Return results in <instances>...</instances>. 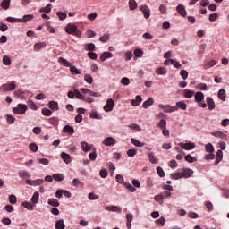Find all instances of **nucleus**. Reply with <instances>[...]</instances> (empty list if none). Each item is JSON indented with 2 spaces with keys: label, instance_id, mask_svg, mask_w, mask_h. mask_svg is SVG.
Returning a JSON list of instances; mask_svg holds the SVG:
<instances>
[{
  "label": "nucleus",
  "instance_id": "nucleus-1",
  "mask_svg": "<svg viewBox=\"0 0 229 229\" xmlns=\"http://www.w3.org/2000/svg\"><path fill=\"white\" fill-rule=\"evenodd\" d=\"M64 31L68 33V35H74L75 37H81V31L78 30V27L72 23H69L66 25Z\"/></svg>",
  "mask_w": 229,
  "mask_h": 229
},
{
  "label": "nucleus",
  "instance_id": "nucleus-2",
  "mask_svg": "<svg viewBox=\"0 0 229 229\" xmlns=\"http://www.w3.org/2000/svg\"><path fill=\"white\" fill-rule=\"evenodd\" d=\"M26 110H28V106L24 104H18L17 107L13 108V114H17L18 115H24Z\"/></svg>",
  "mask_w": 229,
  "mask_h": 229
},
{
  "label": "nucleus",
  "instance_id": "nucleus-3",
  "mask_svg": "<svg viewBox=\"0 0 229 229\" xmlns=\"http://www.w3.org/2000/svg\"><path fill=\"white\" fill-rule=\"evenodd\" d=\"M159 108H161L162 110H164V112H165V114H171V112H177L178 111V107L176 106H169V105H162L159 104Z\"/></svg>",
  "mask_w": 229,
  "mask_h": 229
},
{
  "label": "nucleus",
  "instance_id": "nucleus-4",
  "mask_svg": "<svg viewBox=\"0 0 229 229\" xmlns=\"http://www.w3.org/2000/svg\"><path fill=\"white\" fill-rule=\"evenodd\" d=\"M178 145L180 146V148H182V149H185L186 151H191L196 148V144L192 142H188V143L180 142Z\"/></svg>",
  "mask_w": 229,
  "mask_h": 229
},
{
  "label": "nucleus",
  "instance_id": "nucleus-5",
  "mask_svg": "<svg viewBox=\"0 0 229 229\" xmlns=\"http://www.w3.org/2000/svg\"><path fill=\"white\" fill-rule=\"evenodd\" d=\"M17 85L15 84V81H13L9 84H4L1 86V89H4L5 92L15 90Z\"/></svg>",
  "mask_w": 229,
  "mask_h": 229
},
{
  "label": "nucleus",
  "instance_id": "nucleus-6",
  "mask_svg": "<svg viewBox=\"0 0 229 229\" xmlns=\"http://www.w3.org/2000/svg\"><path fill=\"white\" fill-rule=\"evenodd\" d=\"M140 12H142L145 19H149L151 17V10H149V7L148 5H141L140 7Z\"/></svg>",
  "mask_w": 229,
  "mask_h": 229
},
{
  "label": "nucleus",
  "instance_id": "nucleus-7",
  "mask_svg": "<svg viewBox=\"0 0 229 229\" xmlns=\"http://www.w3.org/2000/svg\"><path fill=\"white\" fill-rule=\"evenodd\" d=\"M114 105H115V103L114 102V99L112 98L107 99L106 104L104 106L105 112H112V110H114Z\"/></svg>",
  "mask_w": 229,
  "mask_h": 229
},
{
  "label": "nucleus",
  "instance_id": "nucleus-8",
  "mask_svg": "<svg viewBox=\"0 0 229 229\" xmlns=\"http://www.w3.org/2000/svg\"><path fill=\"white\" fill-rule=\"evenodd\" d=\"M26 183H27V185H30L32 187H35L37 185H42V183H44V180L43 179H37V180L32 181V180L27 179Z\"/></svg>",
  "mask_w": 229,
  "mask_h": 229
},
{
  "label": "nucleus",
  "instance_id": "nucleus-9",
  "mask_svg": "<svg viewBox=\"0 0 229 229\" xmlns=\"http://www.w3.org/2000/svg\"><path fill=\"white\" fill-rule=\"evenodd\" d=\"M105 210H107L108 212H117L118 214L123 212V208H119L118 206H106Z\"/></svg>",
  "mask_w": 229,
  "mask_h": 229
},
{
  "label": "nucleus",
  "instance_id": "nucleus-10",
  "mask_svg": "<svg viewBox=\"0 0 229 229\" xmlns=\"http://www.w3.org/2000/svg\"><path fill=\"white\" fill-rule=\"evenodd\" d=\"M182 174V178H191V176L194 174V171H192L191 168H183Z\"/></svg>",
  "mask_w": 229,
  "mask_h": 229
},
{
  "label": "nucleus",
  "instance_id": "nucleus-11",
  "mask_svg": "<svg viewBox=\"0 0 229 229\" xmlns=\"http://www.w3.org/2000/svg\"><path fill=\"white\" fill-rule=\"evenodd\" d=\"M176 10L182 17H187V11L185 10V6L183 4H179L176 7Z\"/></svg>",
  "mask_w": 229,
  "mask_h": 229
},
{
  "label": "nucleus",
  "instance_id": "nucleus-12",
  "mask_svg": "<svg viewBox=\"0 0 229 229\" xmlns=\"http://www.w3.org/2000/svg\"><path fill=\"white\" fill-rule=\"evenodd\" d=\"M105 146H115V140L112 137H107L103 140Z\"/></svg>",
  "mask_w": 229,
  "mask_h": 229
},
{
  "label": "nucleus",
  "instance_id": "nucleus-13",
  "mask_svg": "<svg viewBox=\"0 0 229 229\" xmlns=\"http://www.w3.org/2000/svg\"><path fill=\"white\" fill-rule=\"evenodd\" d=\"M206 101L208 106V110H214V108H216V103L214 102V99L211 97H208L206 98Z\"/></svg>",
  "mask_w": 229,
  "mask_h": 229
},
{
  "label": "nucleus",
  "instance_id": "nucleus-14",
  "mask_svg": "<svg viewBox=\"0 0 229 229\" xmlns=\"http://www.w3.org/2000/svg\"><path fill=\"white\" fill-rule=\"evenodd\" d=\"M140 103H142V97H140V95H137L135 99H132L131 101V105L132 106H139V105H140Z\"/></svg>",
  "mask_w": 229,
  "mask_h": 229
},
{
  "label": "nucleus",
  "instance_id": "nucleus-15",
  "mask_svg": "<svg viewBox=\"0 0 229 229\" xmlns=\"http://www.w3.org/2000/svg\"><path fill=\"white\" fill-rule=\"evenodd\" d=\"M81 148L84 153H87V151H90L92 149V145H89V143L82 141L81 142Z\"/></svg>",
  "mask_w": 229,
  "mask_h": 229
},
{
  "label": "nucleus",
  "instance_id": "nucleus-16",
  "mask_svg": "<svg viewBox=\"0 0 229 229\" xmlns=\"http://www.w3.org/2000/svg\"><path fill=\"white\" fill-rule=\"evenodd\" d=\"M131 142L133 144V146H136V148H144V146H146V143H142L135 138H131Z\"/></svg>",
  "mask_w": 229,
  "mask_h": 229
},
{
  "label": "nucleus",
  "instance_id": "nucleus-17",
  "mask_svg": "<svg viewBox=\"0 0 229 229\" xmlns=\"http://www.w3.org/2000/svg\"><path fill=\"white\" fill-rule=\"evenodd\" d=\"M203 99H205V95L203 94V92L198 91L195 94V101H196V103H201V101H203Z\"/></svg>",
  "mask_w": 229,
  "mask_h": 229
},
{
  "label": "nucleus",
  "instance_id": "nucleus-18",
  "mask_svg": "<svg viewBox=\"0 0 229 229\" xmlns=\"http://www.w3.org/2000/svg\"><path fill=\"white\" fill-rule=\"evenodd\" d=\"M61 158L64 160V162H65V164H71V155L62 152Z\"/></svg>",
  "mask_w": 229,
  "mask_h": 229
},
{
  "label": "nucleus",
  "instance_id": "nucleus-19",
  "mask_svg": "<svg viewBox=\"0 0 229 229\" xmlns=\"http://www.w3.org/2000/svg\"><path fill=\"white\" fill-rule=\"evenodd\" d=\"M59 64H61V65H64V67H72V64H71L69 61H67V59L64 58V57H60L58 59Z\"/></svg>",
  "mask_w": 229,
  "mask_h": 229
},
{
  "label": "nucleus",
  "instance_id": "nucleus-20",
  "mask_svg": "<svg viewBox=\"0 0 229 229\" xmlns=\"http://www.w3.org/2000/svg\"><path fill=\"white\" fill-rule=\"evenodd\" d=\"M153 103H155V100L153 99V98H149L148 100L143 102L142 107L145 109L149 108V106H151L153 105Z\"/></svg>",
  "mask_w": 229,
  "mask_h": 229
},
{
  "label": "nucleus",
  "instance_id": "nucleus-21",
  "mask_svg": "<svg viewBox=\"0 0 229 229\" xmlns=\"http://www.w3.org/2000/svg\"><path fill=\"white\" fill-rule=\"evenodd\" d=\"M48 108H50V110H53V111H56V110H59V107H58V102L56 101H50L48 103Z\"/></svg>",
  "mask_w": 229,
  "mask_h": 229
},
{
  "label": "nucleus",
  "instance_id": "nucleus-22",
  "mask_svg": "<svg viewBox=\"0 0 229 229\" xmlns=\"http://www.w3.org/2000/svg\"><path fill=\"white\" fill-rule=\"evenodd\" d=\"M216 158L215 165H217L223 160V150H217Z\"/></svg>",
  "mask_w": 229,
  "mask_h": 229
},
{
  "label": "nucleus",
  "instance_id": "nucleus-23",
  "mask_svg": "<svg viewBox=\"0 0 229 229\" xmlns=\"http://www.w3.org/2000/svg\"><path fill=\"white\" fill-rule=\"evenodd\" d=\"M112 56H114V54H112L110 52H104L100 55V60H101V62H105V60H106L107 58H112Z\"/></svg>",
  "mask_w": 229,
  "mask_h": 229
},
{
  "label": "nucleus",
  "instance_id": "nucleus-24",
  "mask_svg": "<svg viewBox=\"0 0 229 229\" xmlns=\"http://www.w3.org/2000/svg\"><path fill=\"white\" fill-rule=\"evenodd\" d=\"M156 74L158 76H163L164 74H167V68L165 67H159L156 70Z\"/></svg>",
  "mask_w": 229,
  "mask_h": 229
},
{
  "label": "nucleus",
  "instance_id": "nucleus-25",
  "mask_svg": "<svg viewBox=\"0 0 229 229\" xmlns=\"http://www.w3.org/2000/svg\"><path fill=\"white\" fill-rule=\"evenodd\" d=\"M55 229H65V223L64 222V219L56 221Z\"/></svg>",
  "mask_w": 229,
  "mask_h": 229
},
{
  "label": "nucleus",
  "instance_id": "nucleus-26",
  "mask_svg": "<svg viewBox=\"0 0 229 229\" xmlns=\"http://www.w3.org/2000/svg\"><path fill=\"white\" fill-rule=\"evenodd\" d=\"M184 158L186 162H189V164H194V162H198V159L192 157L191 154L186 155Z\"/></svg>",
  "mask_w": 229,
  "mask_h": 229
},
{
  "label": "nucleus",
  "instance_id": "nucleus-27",
  "mask_svg": "<svg viewBox=\"0 0 229 229\" xmlns=\"http://www.w3.org/2000/svg\"><path fill=\"white\" fill-rule=\"evenodd\" d=\"M44 47H46V42L36 43L34 45V51H40Z\"/></svg>",
  "mask_w": 229,
  "mask_h": 229
},
{
  "label": "nucleus",
  "instance_id": "nucleus-28",
  "mask_svg": "<svg viewBox=\"0 0 229 229\" xmlns=\"http://www.w3.org/2000/svg\"><path fill=\"white\" fill-rule=\"evenodd\" d=\"M52 178H54L55 182H64V174H54L52 175Z\"/></svg>",
  "mask_w": 229,
  "mask_h": 229
},
{
  "label": "nucleus",
  "instance_id": "nucleus-29",
  "mask_svg": "<svg viewBox=\"0 0 229 229\" xmlns=\"http://www.w3.org/2000/svg\"><path fill=\"white\" fill-rule=\"evenodd\" d=\"M177 110L180 108L181 110H187V104H185V101H179L176 102Z\"/></svg>",
  "mask_w": 229,
  "mask_h": 229
},
{
  "label": "nucleus",
  "instance_id": "nucleus-30",
  "mask_svg": "<svg viewBox=\"0 0 229 229\" xmlns=\"http://www.w3.org/2000/svg\"><path fill=\"white\" fill-rule=\"evenodd\" d=\"M148 160L151 164H157L158 163V159L155 158V153L150 152L148 154Z\"/></svg>",
  "mask_w": 229,
  "mask_h": 229
},
{
  "label": "nucleus",
  "instance_id": "nucleus-31",
  "mask_svg": "<svg viewBox=\"0 0 229 229\" xmlns=\"http://www.w3.org/2000/svg\"><path fill=\"white\" fill-rule=\"evenodd\" d=\"M34 19V16L31 14H27L23 16V19H20L19 22H30V21H32Z\"/></svg>",
  "mask_w": 229,
  "mask_h": 229
},
{
  "label": "nucleus",
  "instance_id": "nucleus-32",
  "mask_svg": "<svg viewBox=\"0 0 229 229\" xmlns=\"http://www.w3.org/2000/svg\"><path fill=\"white\" fill-rule=\"evenodd\" d=\"M39 198H40V194L38 193V191H35L31 198L32 203H34V205H37V203H38Z\"/></svg>",
  "mask_w": 229,
  "mask_h": 229
},
{
  "label": "nucleus",
  "instance_id": "nucleus-33",
  "mask_svg": "<svg viewBox=\"0 0 229 229\" xmlns=\"http://www.w3.org/2000/svg\"><path fill=\"white\" fill-rule=\"evenodd\" d=\"M64 133H69L70 135H72L74 133V128H72L70 125H65L64 127Z\"/></svg>",
  "mask_w": 229,
  "mask_h": 229
},
{
  "label": "nucleus",
  "instance_id": "nucleus-34",
  "mask_svg": "<svg viewBox=\"0 0 229 229\" xmlns=\"http://www.w3.org/2000/svg\"><path fill=\"white\" fill-rule=\"evenodd\" d=\"M211 135L218 139H226V134L223 133V131L211 132Z\"/></svg>",
  "mask_w": 229,
  "mask_h": 229
},
{
  "label": "nucleus",
  "instance_id": "nucleus-35",
  "mask_svg": "<svg viewBox=\"0 0 229 229\" xmlns=\"http://www.w3.org/2000/svg\"><path fill=\"white\" fill-rule=\"evenodd\" d=\"M41 114L46 117H51V115H53V112L46 107L42 109Z\"/></svg>",
  "mask_w": 229,
  "mask_h": 229
},
{
  "label": "nucleus",
  "instance_id": "nucleus-36",
  "mask_svg": "<svg viewBox=\"0 0 229 229\" xmlns=\"http://www.w3.org/2000/svg\"><path fill=\"white\" fill-rule=\"evenodd\" d=\"M183 92H184V95H183L184 98H191L194 96V90L184 89Z\"/></svg>",
  "mask_w": 229,
  "mask_h": 229
},
{
  "label": "nucleus",
  "instance_id": "nucleus-37",
  "mask_svg": "<svg viewBox=\"0 0 229 229\" xmlns=\"http://www.w3.org/2000/svg\"><path fill=\"white\" fill-rule=\"evenodd\" d=\"M48 205L51 207H60V202H58L56 199H49Z\"/></svg>",
  "mask_w": 229,
  "mask_h": 229
},
{
  "label": "nucleus",
  "instance_id": "nucleus-38",
  "mask_svg": "<svg viewBox=\"0 0 229 229\" xmlns=\"http://www.w3.org/2000/svg\"><path fill=\"white\" fill-rule=\"evenodd\" d=\"M218 98L219 99H221L222 101H225L226 100V96H225V91L224 89H221L218 91Z\"/></svg>",
  "mask_w": 229,
  "mask_h": 229
},
{
  "label": "nucleus",
  "instance_id": "nucleus-39",
  "mask_svg": "<svg viewBox=\"0 0 229 229\" xmlns=\"http://www.w3.org/2000/svg\"><path fill=\"white\" fill-rule=\"evenodd\" d=\"M74 94H75V98L77 99H81L82 101H87V98H85V97L82 94H81L78 89H74Z\"/></svg>",
  "mask_w": 229,
  "mask_h": 229
},
{
  "label": "nucleus",
  "instance_id": "nucleus-40",
  "mask_svg": "<svg viewBox=\"0 0 229 229\" xmlns=\"http://www.w3.org/2000/svg\"><path fill=\"white\" fill-rule=\"evenodd\" d=\"M51 4H48L46 7H42L39 12L44 13H51Z\"/></svg>",
  "mask_w": 229,
  "mask_h": 229
},
{
  "label": "nucleus",
  "instance_id": "nucleus-41",
  "mask_svg": "<svg viewBox=\"0 0 229 229\" xmlns=\"http://www.w3.org/2000/svg\"><path fill=\"white\" fill-rule=\"evenodd\" d=\"M0 6H2L4 10H8L10 8V0H3Z\"/></svg>",
  "mask_w": 229,
  "mask_h": 229
},
{
  "label": "nucleus",
  "instance_id": "nucleus-42",
  "mask_svg": "<svg viewBox=\"0 0 229 229\" xmlns=\"http://www.w3.org/2000/svg\"><path fill=\"white\" fill-rule=\"evenodd\" d=\"M123 185L130 192H135V191H137V189H135L130 182H123Z\"/></svg>",
  "mask_w": 229,
  "mask_h": 229
},
{
  "label": "nucleus",
  "instance_id": "nucleus-43",
  "mask_svg": "<svg viewBox=\"0 0 229 229\" xmlns=\"http://www.w3.org/2000/svg\"><path fill=\"white\" fill-rule=\"evenodd\" d=\"M157 126L159 128H161V130H165V128H167V121L162 119L160 120L159 123L157 124Z\"/></svg>",
  "mask_w": 229,
  "mask_h": 229
},
{
  "label": "nucleus",
  "instance_id": "nucleus-44",
  "mask_svg": "<svg viewBox=\"0 0 229 229\" xmlns=\"http://www.w3.org/2000/svg\"><path fill=\"white\" fill-rule=\"evenodd\" d=\"M18 174H19L20 178H23V179L30 178V173L27 171H20Z\"/></svg>",
  "mask_w": 229,
  "mask_h": 229
},
{
  "label": "nucleus",
  "instance_id": "nucleus-45",
  "mask_svg": "<svg viewBox=\"0 0 229 229\" xmlns=\"http://www.w3.org/2000/svg\"><path fill=\"white\" fill-rule=\"evenodd\" d=\"M134 55L135 56H137L138 58H142V55H144V51H142V49L140 48H136L134 50Z\"/></svg>",
  "mask_w": 229,
  "mask_h": 229
},
{
  "label": "nucleus",
  "instance_id": "nucleus-46",
  "mask_svg": "<svg viewBox=\"0 0 229 229\" xmlns=\"http://www.w3.org/2000/svg\"><path fill=\"white\" fill-rule=\"evenodd\" d=\"M205 150L207 151V153H214V146H212L211 143H208L205 146Z\"/></svg>",
  "mask_w": 229,
  "mask_h": 229
},
{
  "label": "nucleus",
  "instance_id": "nucleus-47",
  "mask_svg": "<svg viewBox=\"0 0 229 229\" xmlns=\"http://www.w3.org/2000/svg\"><path fill=\"white\" fill-rule=\"evenodd\" d=\"M56 15H57V17H59L60 21H65V19H67V13H65L57 12Z\"/></svg>",
  "mask_w": 229,
  "mask_h": 229
},
{
  "label": "nucleus",
  "instance_id": "nucleus-48",
  "mask_svg": "<svg viewBox=\"0 0 229 229\" xmlns=\"http://www.w3.org/2000/svg\"><path fill=\"white\" fill-rule=\"evenodd\" d=\"M29 148H30V151H33V153H37L38 151V146H37L36 143H30L29 145Z\"/></svg>",
  "mask_w": 229,
  "mask_h": 229
},
{
  "label": "nucleus",
  "instance_id": "nucleus-49",
  "mask_svg": "<svg viewBox=\"0 0 229 229\" xmlns=\"http://www.w3.org/2000/svg\"><path fill=\"white\" fill-rule=\"evenodd\" d=\"M129 8H130V10H135L137 8V1L130 0L129 1Z\"/></svg>",
  "mask_w": 229,
  "mask_h": 229
},
{
  "label": "nucleus",
  "instance_id": "nucleus-50",
  "mask_svg": "<svg viewBox=\"0 0 229 229\" xmlns=\"http://www.w3.org/2000/svg\"><path fill=\"white\" fill-rule=\"evenodd\" d=\"M3 64H4V65H11L12 64V60L8 57V55H4Z\"/></svg>",
  "mask_w": 229,
  "mask_h": 229
},
{
  "label": "nucleus",
  "instance_id": "nucleus-51",
  "mask_svg": "<svg viewBox=\"0 0 229 229\" xmlns=\"http://www.w3.org/2000/svg\"><path fill=\"white\" fill-rule=\"evenodd\" d=\"M155 201H157V203H160V205H162V203H164V196H162V194L159 195H156L154 197Z\"/></svg>",
  "mask_w": 229,
  "mask_h": 229
},
{
  "label": "nucleus",
  "instance_id": "nucleus-52",
  "mask_svg": "<svg viewBox=\"0 0 229 229\" xmlns=\"http://www.w3.org/2000/svg\"><path fill=\"white\" fill-rule=\"evenodd\" d=\"M172 180H180V178H183V175L182 173H175V174H172Z\"/></svg>",
  "mask_w": 229,
  "mask_h": 229
},
{
  "label": "nucleus",
  "instance_id": "nucleus-53",
  "mask_svg": "<svg viewBox=\"0 0 229 229\" xmlns=\"http://www.w3.org/2000/svg\"><path fill=\"white\" fill-rule=\"evenodd\" d=\"M89 117H90V119H98V120L103 119V117L96 112L90 113Z\"/></svg>",
  "mask_w": 229,
  "mask_h": 229
},
{
  "label": "nucleus",
  "instance_id": "nucleus-54",
  "mask_svg": "<svg viewBox=\"0 0 229 229\" xmlns=\"http://www.w3.org/2000/svg\"><path fill=\"white\" fill-rule=\"evenodd\" d=\"M157 173L160 178H164V176H165V173L164 172V169H162V167L160 166L157 167Z\"/></svg>",
  "mask_w": 229,
  "mask_h": 229
},
{
  "label": "nucleus",
  "instance_id": "nucleus-55",
  "mask_svg": "<svg viewBox=\"0 0 229 229\" xmlns=\"http://www.w3.org/2000/svg\"><path fill=\"white\" fill-rule=\"evenodd\" d=\"M70 71L72 74H81V71L78 70V68H76V66H73L72 64V67H70Z\"/></svg>",
  "mask_w": 229,
  "mask_h": 229
},
{
  "label": "nucleus",
  "instance_id": "nucleus-56",
  "mask_svg": "<svg viewBox=\"0 0 229 229\" xmlns=\"http://www.w3.org/2000/svg\"><path fill=\"white\" fill-rule=\"evenodd\" d=\"M205 206L208 209V212H212V210H214V206L212 205V202L210 201H206L205 202Z\"/></svg>",
  "mask_w": 229,
  "mask_h": 229
},
{
  "label": "nucleus",
  "instance_id": "nucleus-57",
  "mask_svg": "<svg viewBox=\"0 0 229 229\" xmlns=\"http://www.w3.org/2000/svg\"><path fill=\"white\" fill-rule=\"evenodd\" d=\"M88 199H90V201H94L96 199H99V196L90 192L88 195Z\"/></svg>",
  "mask_w": 229,
  "mask_h": 229
},
{
  "label": "nucleus",
  "instance_id": "nucleus-58",
  "mask_svg": "<svg viewBox=\"0 0 229 229\" xmlns=\"http://www.w3.org/2000/svg\"><path fill=\"white\" fill-rule=\"evenodd\" d=\"M100 42H108L110 40V34H104L99 38Z\"/></svg>",
  "mask_w": 229,
  "mask_h": 229
},
{
  "label": "nucleus",
  "instance_id": "nucleus-59",
  "mask_svg": "<svg viewBox=\"0 0 229 229\" xmlns=\"http://www.w3.org/2000/svg\"><path fill=\"white\" fill-rule=\"evenodd\" d=\"M22 207H24V208H27V210H33V205H31V203L30 202H23Z\"/></svg>",
  "mask_w": 229,
  "mask_h": 229
},
{
  "label": "nucleus",
  "instance_id": "nucleus-60",
  "mask_svg": "<svg viewBox=\"0 0 229 229\" xmlns=\"http://www.w3.org/2000/svg\"><path fill=\"white\" fill-rule=\"evenodd\" d=\"M49 123L53 125V126H58V118L56 117H52L49 118Z\"/></svg>",
  "mask_w": 229,
  "mask_h": 229
},
{
  "label": "nucleus",
  "instance_id": "nucleus-61",
  "mask_svg": "<svg viewBox=\"0 0 229 229\" xmlns=\"http://www.w3.org/2000/svg\"><path fill=\"white\" fill-rule=\"evenodd\" d=\"M217 64V61H216V60H211V61H209V62H208L207 64H206V67L208 68V69H210V67H214V65H216Z\"/></svg>",
  "mask_w": 229,
  "mask_h": 229
},
{
  "label": "nucleus",
  "instance_id": "nucleus-62",
  "mask_svg": "<svg viewBox=\"0 0 229 229\" xmlns=\"http://www.w3.org/2000/svg\"><path fill=\"white\" fill-rule=\"evenodd\" d=\"M217 17H218V15H217L216 13L210 14L209 15V21L210 22H216V21H217Z\"/></svg>",
  "mask_w": 229,
  "mask_h": 229
},
{
  "label": "nucleus",
  "instance_id": "nucleus-63",
  "mask_svg": "<svg viewBox=\"0 0 229 229\" xmlns=\"http://www.w3.org/2000/svg\"><path fill=\"white\" fill-rule=\"evenodd\" d=\"M38 164H42L43 165H49V161L47 158H39L38 159Z\"/></svg>",
  "mask_w": 229,
  "mask_h": 229
},
{
  "label": "nucleus",
  "instance_id": "nucleus-64",
  "mask_svg": "<svg viewBox=\"0 0 229 229\" xmlns=\"http://www.w3.org/2000/svg\"><path fill=\"white\" fill-rule=\"evenodd\" d=\"M84 80L87 83H92L94 81V80L92 79V76H90L89 74H86L84 76Z\"/></svg>",
  "mask_w": 229,
  "mask_h": 229
}]
</instances>
